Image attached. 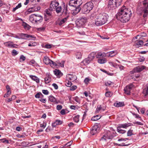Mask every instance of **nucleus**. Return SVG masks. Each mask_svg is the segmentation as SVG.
I'll use <instances>...</instances> for the list:
<instances>
[{"instance_id":"f257e3e1","label":"nucleus","mask_w":148,"mask_h":148,"mask_svg":"<svg viewBox=\"0 0 148 148\" xmlns=\"http://www.w3.org/2000/svg\"><path fill=\"white\" fill-rule=\"evenodd\" d=\"M132 13L130 10L123 6L119 10L116 15V18L123 23L127 22L130 19Z\"/></svg>"},{"instance_id":"f03ea898","label":"nucleus","mask_w":148,"mask_h":148,"mask_svg":"<svg viewBox=\"0 0 148 148\" xmlns=\"http://www.w3.org/2000/svg\"><path fill=\"white\" fill-rule=\"evenodd\" d=\"M108 17L106 13L99 14L95 20V24L97 26H99L104 24L107 22Z\"/></svg>"},{"instance_id":"7ed1b4c3","label":"nucleus","mask_w":148,"mask_h":148,"mask_svg":"<svg viewBox=\"0 0 148 148\" xmlns=\"http://www.w3.org/2000/svg\"><path fill=\"white\" fill-rule=\"evenodd\" d=\"M93 7V4L91 2H88L84 5L82 11L84 13L89 12Z\"/></svg>"},{"instance_id":"20e7f679","label":"nucleus","mask_w":148,"mask_h":148,"mask_svg":"<svg viewBox=\"0 0 148 148\" xmlns=\"http://www.w3.org/2000/svg\"><path fill=\"white\" fill-rule=\"evenodd\" d=\"M82 3V0H71L69 1V5L70 6L75 7L80 6Z\"/></svg>"},{"instance_id":"39448f33","label":"nucleus","mask_w":148,"mask_h":148,"mask_svg":"<svg viewBox=\"0 0 148 148\" xmlns=\"http://www.w3.org/2000/svg\"><path fill=\"white\" fill-rule=\"evenodd\" d=\"M144 66H138L134 68V69L130 72L131 74H133L135 73L139 72L142 71L145 68Z\"/></svg>"},{"instance_id":"423d86ee","label":"nucleus","mask_w":148,"mask_h":148,"mask_svg":"<svg viewBox=\"0 0 148 148\" xmlns=\"http://www.w3.org/2000/svg\"><path fill=\"white\" fill-rule=\"evenodd\" d=\"M59 5V3L56 0L52 1L50 4L49 8L51 10L54 11L56 6Z\"/></svg>"},{"instance_id":"0eeeda50","label":"nucleus","mask_w":148,"mask_h":148,"mask_svg":"<svg viewBox=\"0 0 148 148\" xmlns=\"http://www.w3.org/2000/svg\"><path fill=\"white\" fill-rule=\"evenodd\" d=\"M133 87L132 84H130L129 86H127L124 88V92L127 95H130V91Z\"/></svg>"},{"instance_id":"6e6552de","label":"nucleus","mask_w":148,"mask_h":148,"mask_svg":"<svg viewBox=\"0 0 148 148\" xmlns=\"http://www.w3.org/2000/svg\"><path fill=\"white\" fill-rule=\"evenodd\" d=\"M87 19L86 18H82L78 19V21L77 22V24L79 26H81L83 25L86 22Z\"/></svg>"},{"instance_id":"1a4fd4ad","label":"nucleus","mask_w":148,"mask_h":148,"mask_svg":"<svg viewBox=\"0 0 148 148\" xmlns=\"http://www.w3.org/2000/svg\"><path fill=\"white\" fill-rule=\"evenodd\" d=\"M29 20L32 23H37V14H32L30 15Z\"/></svg>"},{"instance_id":"9d476101","label":"nucleus","mask_w":148,"mask_h":148,"mask_svg":"<svg viewBox=\"0 0 148 148\" xmlns=\"http://www.w3.org/2000/svg\"><path fill=\"white\" fill-rule=\"evenodd\" d=\"M40 9V6L35 5L29 9L28 10V12L30 13H32L39 10Z\"/></svg>"},{"instance_id":"9b49d317","label":"nucleus","mask_w":148,"mask_h":148,"mask_svg":"<svg viewBox=\"0 0 148 148\" xmlns=\"http://www.w3.org/2000/svg\"><path fill=\"white\" fill-rule=\"evenodd\" d=\"M66 76L67 78L73 82L75 81L77 79L76 76L75 75L71 74H68Z\"/></svg>"},{"instance_id":"f8f14e48","label":"nucleus","mask_w":148,"mask_h":148,"mask_svg":"<svg viewBox=\"0 0 148 148\" xmlns=\"http://www.w3.org/2000/svg\"><path fill=\"white\" fill-rule=\"evenodd\" d=\"M114 0H110L109 1L108 6V8H110L113 9H114L116 8V7H117L116 5H114L115 4L114 2L113 1Z\"/></svg>"},{"instance_id":"ddd939ff","label":"nucleus","mask_w":148,"mask_h":148,"mask_svg":"<svg viewBox=\"0 0 148 148\" xmlns=\"http://www.w3.org/2000/svg\"><path fill=\"white\" fill-rule=\"evenodd\" d=\"M54 73L55 75H56L58 78H60V77L62 76L63 74L61 73V71L59 70L56 69L54 71Z\"/></svg>"},{"instance_id":"4468645a","label":"nucleus","mask_w":148,"mask_h":148,"mask_svg":"<svg viewBox=\"0 0 148 148\" xmlns=\"http://www.w3.org/2000/svg\"><path fill=\"white\" fill-rule=\"evenodd\" d=\"M53 10H51L49 8L45 11V15L46 16H49L51 17L52 15L51 12Z\"/></svg>"},{"instance_id":"2eb2a0df","label":"nucleus","mask_w":148,"mask_h":148,"mask_svg":"<svg viewBox=\"0 0 148 148\" xmlns=\"http://www.w3.org/2000/svg\"><path fill=\"white\" fill-rule=\"evenodd\" d=\"M74 9L73 10V14L74 15H76L80 11L81 8L80 6L75 7H74Z\"/></svg>"},{"instance_id":"dca6fc26","label":"nucleus","mask_w":148,"mask_h":148,"mask_svg":"<svg viewBox=\"0 0 148 148\" xmlns=\"http://www.w3.org/2000/svg\"><path fill=\"white\" fill-rule=\"evenodd\" d=\"M49 100L54 104H57L58 103V102L57 101L56 99L52 95L49 96Z\"/></svg>"},{"instance_id":"f3484780","label":"nucleus","mask_w":148,"mask_h":148,"mask_svg":"<svg viewBox=\"0 0 148 148\" xmlns=\"http://www.w3.org/2000/svg\"><path fill=\"white\" fill-rule=\"evenodd\" d=\"M62 123V121L60 120H56L55 122L52 123V125L53 127H55L57 125H61Z\"/></svg>"},{"instance_id":"a211bd4d","label":"nucleus","mask_w":148,"mask_h":148,"mask_svg":"<svg viewBox=\"0 0 148 148\" xmlns=\"http://www.w3.org/2000/svg\"><path fill=\"white\" fill-rule=\"evenodd\" d=\"M115 106L117 107H121L124 106V104L123 102H116L114 104Z\"/></svg>"},{"instance_id":"6ab92c4d","label":"nucleus","mask_w":148,"mask_h":148,"mask_svg":"<svg viewBox=\"0 0 148 148\" xmlns=\"http://www.w3.org/2000/svg\"><path fill=\"white\" fill-rule=\"evenodd\" d=\"M51 60L47 56H45L43 58V62L46 64H49Z\"/></svg>"},{"instance_id":"aec40b11","label":"nucleus","mask_w":148,"mask_h":148,"mask_svg":"<svg viewBox=\"0 0 148 148\" xmlns=\"http://www.w3.org/2000/svg\"><path fill=\"white\" fill-rule=\"evenodd\" d=\"M18 35L20 37V39H27L28 34L23 33L18 34Z\"/></svg>"},{"instance_id":"412c9836","label":"nucleus","mask_w":148,"mask_h":148,"mask_svg":"<svg viewBox=\"0 0 148 148\" xmlns=\"http://www.w3.org/2000/svg\"><path fill=\"white\" fill-rule=\"evenodd\" d=\"M29 77L32 80L35 81L37 83H39V79L37 77L34 75H31L29 76Z\"/></svg>"},{"instance_id":"4be33fe9","label":"nucleus","mask_w":148,"mask_h":148,"mask_svg":"<svg viewBox=\"0 0 148 148\" xmlns=\"http://www.w3.org/2000/svg\"><path fill=\"white\" fill-rule=\"evenodd\" d=\"M143 44V41L141 40H137L135 42V45L136 47H139L142 46Z\"/></svg>"},{"instance_id":"5701e85b","label":"nucleus","mask_w":148,"mask_h":148,"mask_svg":"<svg viewBox=\"0 0 148 148\" xmlns=\"http://www.w3.org/2000/svg\"><path fill=\"white\" fill-rule=\"evenodd\" d=\"M95 54L96 53L95 52H92L89 54L88 57L90 59V60L92 61L95 58Z\"/></svg>"},{"instance_id":"b1692460","label":"nucleus","mask_w":148,"mask_h":148,"mask_svg":"<svg viewBox=\"0 0 148 148\" xmlns=\"http://www.w3.org/2000/svg\"><path fill=\"white\" fill-rule=\"evenodd\" d=\"M105 56V53L98 52L96 55V57L97 58H101L104 57Z\"/></svg>"},{"instance_id":"393cba45","label":"nucleus","mask_w":148,"mask_h":148,"mask_svg":"<svg viewBox=\"0 0 148 148\" xmlns=\"http://www.w3.org/2000/svg\"><path fill=\"white\" fill-rule=\"evenodd\" d=\"M131 125V123H125L123 124H121L119 125V126L121 128H126L128 127Z\"/></svg>"},{"instance_id":"a878e982","label":"nucleus","mask_w":148,"mask_h":148,"mask_svg":"<svg viewBox=\"0 0 148 148\" xmlns=\"http://www.w3.org/2000/svg\"><path fill=\"white\" fill-rule=\"evenodd\" d=\"M51 81V77H49V74H47V77L45 78V82L46 84L49 83Z\"/></svg>"},{"instance_id":"bb28decb","label":"nucleus","mask_w":148,"mask_h":148,"mask_svg":"<svg viewBox=\"0 0 148 148\" xmlns=\"http://www.w3.org/2000/svg\"><path fill=\"white\" fill-rule=\"evenodd\" d=\"M43 17L41 15L37 14V23H40L43 20Z\"/></svg>"},{"instance_id":"cd10ccee","label":"nucleus","mask_w":148,"mask_h":148,"mask_svg":"<svg viewBox=\"0 0 148 148\" xmlns=\"http://www.w3.org/2000/svg\"><path fill=\"white\" fill-rule=\"evenodd\" d=\"M107 53L108 54V57H112L116 55L117 53L116 51H112L109 52L108 53Z\"/></svg>"},{"instance_id":"c85d7f7f","label":"nucleus","mask_w":148,"mask_h":148,"mask_svg":"<svg viewBox=\"0 0 148 148\" xmlns=\"http://www.w3.org/2000/svg\"><path fill=\"white\" fill-rule=\"evenodd\" d=\"M68 18V17H67L62 19L58 23V25L60 26L62 25V24H64L66 21L67 19Z\"/></svg>"},{"instance_id":"c756f323","label":"nucleus","mask_w":148,"mask_h":148,"mask_svg":"<svg viewBox=\"0 0 148 148\" xmlns=\"http://www.w3.org/2000/svg\"><path fill=\"white\" fill-rule=\"evenodd\" d=\"M22 26L26 30H29L31 27L30 26L25 22H23Z\"/></svg>"},{"instance_id":"7c9ffc66","label":"nucleus","mask_w":148,"mask_h":148,"mask_svg":"<svg viewBox=\"0 0 148 148\" xmlns=\"http://www.w3.org/2000/svg\"><path fill=\"white\" fill-rule=\"evenodd\" d=\"M91 61H92L88 57L84 59L83 62L85 65H87L90 63Z\"/></svg>"},{"instance_id":"2f4dec72","label":"nucleus","mask_w":148,"mask_h":148,"mask_svg":"<svg viewBox=\"0 0 148 148\" xmlns=\"http://www.w3.org/2000/svg\"><path fill=\"white\" fill-rule=\"evenodd\" d=\"M146 87L143 90V93L145 96L148 95V84L146 85Z\"/></svg>"},{"instance_id":"473e14b6","label":"nucleus","mask_w":148,"mask_h":148,"mask_svg":"<svg viewBox=\"0 0 148 148\" xmlns=\"http://www.w3.org/2000/svg\"><path fill=\"white\" fill-rule=\"evenodd\" d=\"M62 10V9L61 6L59 5V6L56 7V8L55 9V10L56 12L58 14L61 12Z\"/></svg>"},{"instance_id":"72a5a7b5","label":"nucleus","mask_w":148,"mask_h":148,"mask_svg":"<svg viewBox=\"0 0 148 148\" xmlns=\"http://www.w3.org/2000/svg\"><path fill=\"white\" fill-rule=\"evenodd\" d=\"M107 62V60L105 58H103L102 59H99L98 60V62L100 64H103L106 63Z\"/></svg>"},{"instance_id":"f704fd0d","label":"nucleus","mask_w":148,"mask_h":148,"mask_svg":"<svg viewBox=\"0 0 148 148\" xmlns=\"http://www.w3.org/2000/svg\"><path fill=\"white\" fill-rule=\"evenodd\" d=\"M121 128V127L119 126L117 128V130L118 132L122 134L125 133L126 132V131L125 130H122Z\"/></svg>"},{"instance_id":"c9c22d12","label":"nucleus","mask_w":148,"mask_h":148,"mask_svg":"<svg viewBox=\"0 0 148 148\" xmlns=\"http://www.w3.org/2000/svg\"><path fill=\"white\" fill-rule=\"evenodd\" d=\"M113 1L115 4L114 5H116V7H118L121 5L122 0H114Z\"/></svg>"},{"instance_id":"e433bc0d","label":"nucleus","mask_w":148,"mask_h":148,"mask_svg":"<svg viewBox=\"0 0 148 148\" xmlns=\"http://www.w3.org/2000/svg\"><path fill=\"white\" fill-rule=\"evenodd\" d=\"M101 118V116H99L98 115H97L96 116H95L93 117L92 118L91 120L92 121H96L99 119H100Z\"/></svg>"},{"instance_id":"4c0bfd02","label":"nucleus","mask_w":148,"mask_h":148,"mask_svg":"<svg viewBox=\"0 0 148 148\" xmlns=\"http://www.w3.org/2000/svg\"><path fill=\"white\" fill-rule=\"evenodd\" d=\"M12 42L8 41L4 43V44L5 46L10 48H11L12 45Z\"/></svg>"},{"instance_id":"58836bf2","label":"nucleus","mask_w":148,"mask_h":148,"mask_svg":"<svg viewBox=\"0 0 148 148\" xmlns=\"http://www.w3.org/2000/svg\"><path fill=\"white\" fill-rule=\"evenodd\" d=\"M0 143H3L5 144H8L9 143V141L6 139L5 138L0 139Z\"/></svg>"},{"instance_id":"ea45409f","label":"nucleus","mask_w":148,"mask_h":148,"mask_svg":"<svg viewBox=\"0 0 148 148\" xmlns=\"http://www.w3.org/2000/svg\"><path fill=\"white\" fill-rule=\"evenodd\" d=\"M79 116L78 115L75 116L73 118V121L76 123H78L79 121Z\"/></svg>"},{"instance_id":"a19ab883","label":"nucleus","mask_w":148,"mask_h":148,"mask_svg":"<svg viewBox=\"0 0 148 148\" xmlns=\"http://www.w3.org/2000/svg\"><path fill=\"white\" fill-rule=\"evenodd\" d=\"M113 95V93L111 92H107L105 94V96L107 97H110Z\"/></svg>"},{"instance_id":"79ce46f5","label":"nucleus","mask_w":148,"mask_h":148,"mask_svg":"<svg viewBox=\"0 0 148 148\" xmlns=\"http://www.w3.org/2000/svg\"><path fill=\"white\" fill-rule=\"evenodd\" d=\"M72 83L71 81H70L68 80H66V86L67 87H70L72 85Z\"/></svg>"},{"instance_id":"37998d69","label":"nucleus","mask_w":148,"mask_h":148,"mask_svg":"<svg viewBox=\"0 0 148 148\" xmlns=\"http://www.w3.org/2000/svg\"><path fill=\"white\" fill-rule=\"evenodd\" d=\"M107 136V138L108 139H110L113 138L114 137V136L112 135V134L108 133L107 134H106Z\"/></svg>"},{"instance_id":"c03bdc74","label":"nucleus","mask_w":148,"mask_h":148,"mask_svg":"<svg viewBox=\"0 0 148 148\" xmlns=\"http://www.w3.org/2000/svg\"><path fill=\"white\" fill-rule=\"evenodd\" d=\"M92 128L97 132L99 131V126L97 124H96L94 125L92 127Z\"/></svg>"},{"instance_id":"a18cd8bd","label":"nucleus","mask_w":148,"mask_h":148,"mask_svg":"<svg viewBox=\"0 0 148 148\" xmlns=\"http://www.w3.org/2000/svg\"><path fill=\"white\" fill-rule=\"evenodd\" d=\"M49 64L51 66L53 67H55L57 66L56 64L51 60L50 63Z\"/></svg>"},{"instance_id":"49530a36","label":"nucleus","mask_w":148,"mask_h":148,"mask_svg":"<svg viewBox=\"0 0 148 148\" xmlns=\"http://www.w3.org/2000/svg\"><path fill=\"white\" fill-rule=\"evenodd\" d=\"M73 100H74L77 102L79 104L80 103V101L79 97L76 96L73 98Z\"/></svg>"},{"instance_id":"de8ad7c7","label":"nucleus","mask_w":148,"mask_h":148,"mask_svg":"<svg viewBox=\"0 0 148 148\" xmlns=\"http://www.w3.org/2000/svg\"><path fill=\"white\" fill-rule=\"evenodd\" d=\"M97 14L96 12L92 13L90 16V18L92 19L96 17Z\"/></svg>"},{"instance_id":"09e8293b","label":"nucleus","mask_w":148,"mask_h":148,"mask_svg":"<svg viewBox=\"0 0 148 148\" xmlns=\"http://www.w3.org/2000/svg\"><path fill=\"white\" fill-rule=\"evenodd\" d=\"M132 132L133 130H131L130 129L127 132V136H130L132 135L133 134Z\"/></svg>"},{"instance_id":"8fccbe9b","label":"nucleus","mask_w":148,"mask_h":148,"mask_svg":"<svg viewBox=\"0 0 148 148\" xmlns=\"http://www.w3.org/2000/svg\"><path fill=\"white\" fill-rule=\"evenodd\" d=\"M76 58L77 59H80L81 58L82 54L80 52H78L76 54Z\"/></svg>"},{"instance_id":"3c124183","label":"nucleus","mask_w":148,"mask_h":148,"mask_svg":"<svg viewBox=\"0 0 148 148\" xmlns=\"http://www.w3.org/2000/svg\"><path fill=\"white\" fill-rule=\"evenodd\" d=\"M73 142V141H70L68 143H67L64 146V147H68L70 146Z\"/></svg>"},{"instance_id":"603ef678","label":"nucleus","mask_w":148,"mask_h":148,"mask_svg":"<svg viewBox=\"0 0 148 148\" xmlns=\"http://www.w3.org/2000/svg\"><path fill=\"white\" fill-rule=\"evenodd\" d=\"M107 136L106 134H105L103 135V136L100 139V140H104L105 141H106V140L107 139L106 138Z\"/></svg>"},{"instance_id":"864d4df0","label":"nucleus","mask_w":148,"mask_h":148,"mask_svg":"<svg viewBox=\"0 0 148 148\" xmlns=\"http://www.w3.org/2000/svg\"><path fill=\"white\" fill-rule=\"evenodd\" d=\"M28 36H27V38H28L29 40L31 39H35L36 38L33 35H29L28 34Z\"/></svg>"},{"instance_id":"5fc2aeb1","label":"nucleus","mask_w":148,"mask_h":148,"mask_svg":"<svg viewBox=\"0 0 148 148\" xmlns=\"http://www.w3.org/2000/svg\"><path fill=\"white\" fill-rule=\"evenodd\" d=\"M18 52L14 49L13 50L12 52V54L13 56H15L17 55L18 54Z\"/></svg>"},{"instance_id":"6e6d98bb","label":"nucleus","mask_w":148,"mask_h":148,"mask_svg":"<svg viewBox=\"0 0 148 148\" xmlns=\"http://www.w3.org/2000/svg\"><path fill=\"white\" fill-rule=\"evenodd\" d=\"M98 132H97L95 130L93 129V128H92V130H91L90 131V133L92 135H94L96 133H97Z\"/></svg>"},{"instance_id":"4d7b16f0","label":"nucleus","mask_w":148,"mask_h":148,"mask_svg":"<svg viewBox=\"0 0 148 148\" xmlns=\"http://www.w3.org/2000/svg\"><path fill=\"white\" fill-rule=\"evenodd\" d=\"M112 83L110 81H108L105 82V85L106 86H109L111 85Z\"/></svg>"},{"instance_id":"13d9d810","label":"nucleus","mask_w":148,"mask_h":148,"mask_svg":"<svg viewBox=\"0 0 148 148\" xmlns=\"http://www.w3.org/2000/svg\"><path fill=\"white\" fill-rule=\"evenodd\" d=\"M36 44V43L35 42L33 43H32V42H31L30 43L28 44V46L29 47L34 46H35Z\"/></svg>"},{"instance_id":"bf43d9fd","label":"nucleus","mask_w":148,"mask_h":148,"mask_svg":"<svg viewBox=\"0 0 148 148\" xmlns=\"http://www.w3.org/2000/svg\"><path fill=\"white\" fill-rule=\"evenodd\" d=\"M89 81V79L88 78L86 77L84 79V82L85 84H88Z\"/></svg>"},{"instance_id":"052dcab7","label":"nucleus","mask_w":148,"mask_h":148,"mask_svg":"<svg viewBox=\"0 0 148 148\" xmlns=\"http://www.w3.org/2000/svg\"><path fill=\"white\" fill-rule=\"evenodd\" d=\"M42 92L45 95H47L49 94V91L47 90H43Z\"/></svg>"},{"instance_id":"680f3d73","label":"nucleus","mask_w":148,"mask_h":148,"mask_svg":"<svg viewBox=\"0 0 148 148\" xmlns=\"http://www.w3.org/2000/svg\"><path fill=\"white\" fill-rule=\"evenodd\" d=\"M40 94L42 95L40 92H38L35 95V97L37 98H39L40 97Z\"/></svg>"},{"instance_id":"e2e57ef3","label":"nucleus","mask_w":148,"mask_h":148,"mask_svg":"<svg viewBox=\"0 0 148 148\" xmlns=\"http://www.w3.org/2000/svg\"><path fill=\"white\" fill-rule=\"evenodd\" d=\"M133 114L135 116V117L136 118L139 119H140V120H141V117L138 114L135 113Z\"/></svg>"},{"instance_id":"0e129e2a","label":"nucleus","mask_w":148,"mask_h":148,"mask_svg":"<svg viewBox=\"0 0 148 148\" xmlns=\"http://www.w3.org/2000/svg\"><path fill=\"white\" fill-rule=\"evenodd\" d=\"M101 110V106H100L99 107H97L95 111L96 113H98L99 111Z\"/></svg>"},{"instance_id":"69168bd1","label":"nucleus","mask_w":148,"mask_h":148,"mask_svg":"<svg viewBox=\"0 0 148 148\" xmlns=\"http://www.w3.org/2000/svg\"><path fill=\"white\" fill-rule=\"evenodd\" d=\"M52 47L51 45L50 44H47L45 46V47L47 49H50Z\"/></svg>"},{"instance_id":"338daca9","label":"nucleus","mask_w":148,"mask_h":148,"mask_svg":"<svg viewBox=\"0 0 148 148\" xmlns=\"http://www.w3.org/2000/svg\"><path fill=\"white\" fill-rule=\"evenodd\" d=\"M64 61H62L61 62V63H59V64L60 65V66L62 67H64Z\"/></svg>"},{"instance_id":"774afa93","label":"nucleus","mask_w":148,"mask_h":148,"mask_svg":"<svg viewBox=\"0 0 148 148\" xmlns=\"http://www.w3.org/2000/svg\"><path fill=\"white\" fill-rule=\"evenodd\" d=\"M62 108V106L61 105H58L57 106L56 108L58 110H60Z\"/></svg>"}]
</instances>
